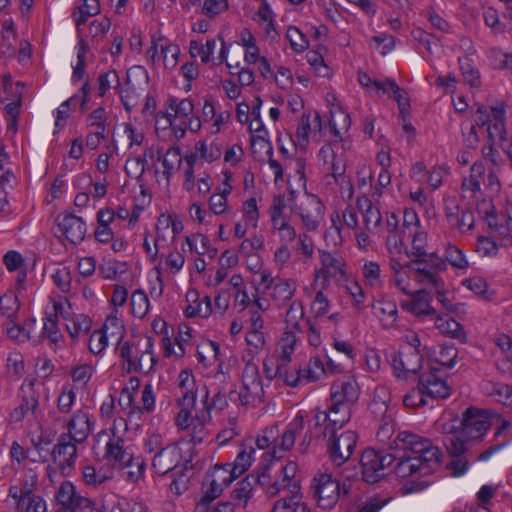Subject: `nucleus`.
Listing matches in <instances>:
<instances>
[{"mask_svg":"<svg viewBox=\"0 0 512 512\" xmlns=\"http://www.w3.org/2000/svg\"><path fill=\"white\" fill-rule=\"evenodd\" d=\"M486 166L483 161H477L471 166V174L468 180H464L463 186L471 191H479L481 184H485Z\"/></svg>","mask_w":512,"mask_h":512,"instance_id":"nucleus-41","label":"nucleus"},{"mask_svg":"<svg viewBox=\"0 0 512 512\" xmlns=\"http://www.w3.org/2000/svg\"><path fill=\"white\" fill-rule=\"evenodd\" d=\"M297 284L294 279L276 278L270 297L278 306H283L294 297Z\"/></svg>","mask_w":512,"mask_h":512,"instance_id":"nucleus-27","label":"nucleus"},{"mask_svg":"<svg viewBox=\"0 0 512 512\" xmlns=\"http://www.w3.org/2000/svg\"><path fill=\"white\" fill-rule=\"evenodd\" d=\"M359 398V387L353 379L336 380L330 388V402L353 408Z\"/></svg>","mask_w":512,"mask_h":512,"instance_id":"nucleus-19","label":"nucleus"},{"mask_svg":"<svg viewBox=\"0 0 512 512\" xmlns=\"http://www.w3.org/2000/svg\"><path fill=\"white\" fill-rule=\"evenodd\" d=\"M445 258L454 268L466 269L469 266V263L463 252L452 244L447 245L445 250Z\"/></svg>","mask_w":512,"mask_h":512,"instance_id":"nucleus-61","label":"nucleus"},{"mask_svg":"<svg viewBox=\"0 0 512 512\" xmlns=\"http://www.w3.org/2000/svg\"><path fill=\"white\" fill-rule=\"evenodd\" d=\"M147 157H153L151 148H147L142 156L127 159L125 163L126 174L131 178L140 179L146 170Z\"/></svg>","mask_w":512,"mask_h":512,"instance_id":"nucleus-35","label":"nucleus"},{"mask_svg":"<svg viewBox=\"0 0 512 512\" xmlns=\"http://www.w3.org/2000/svg\"><path fill=\"white\" fill-rule=\"evenodd\" d=\"M418 382L426 396L438 399L447 398L450 395V387L437 367H431L428 371L420 374Z\"/></svg>","mask_w":512,"mask_h":512,"instance_id":"nucleus-16","label":"nucleus"},{"mask_svg":"<svg viewBox=\"0 0 512 512\" xmlns=\"http://www.w3.org/2000/svg\"><path fill=\"white\" fill-rule=\"evenodd\" d=\"M351 416V407L331 402L326 411L316 413V426H323L322 435L331 434L342 429L350 421Z\"/></svg>","mask_w":512,"mask_h":512,"instance_id":"nucleus-12","label":"nucleus"},{"mask_svg":"<svg viewBox=\"0 0 512 512\" xmlns=\"http://www.w3.org/2000/svg\"><path fill=\"white\" fill-rule=\"evenodd\" d=\"M6 370L10 377L20 379L25 372L23 356L17 352L10 353L7 357Z\"/></svg>","mask_w":512,"mask_h":512,"instance_id":"nucleus-56","label":"nucleus"},{"mask_svg":"<svg viewBox=\"0 0 512 512\" xmlns=\"http://www.w3.org/2000/svg\"><path fill=\"white\" fill-rule=\"evenodd\" d=\"M253 495L252 480L249 476L242 479L236 484V487L231 492V498L238 507H246L249 499Z\"/></svg>","mask_w":512,"mask_h":512,"instance_id":"nucleus-38","label":"nucleus"},{"mask_svg":"<svg viewBox=\"0 0 512 512\" xmlns=\"http://www.w3.org/2000/svg\"><path fill=\"white\" fill-rule=\"evenodd\" d=\"M512 428V424L509 420L503 419L501 421L500 426L497 428L494 436L495 438L504 437L498 444L492 445L486 450H484L482 453L477 455L474 458V461H486L488 460L494 453L501 450L503 447H505L511 439L510 431Z\"/></svg>","mask_w":512,"mask_h":512,"instance_id":"nucleus-29","label":"nucleus"},{"mask_svg":"<svg viewBox=\"0 0 512 512\" xmlns=\"http://www.w3.org/2000/svg\"><path fill=\"white\" fill-rule=\"evenodd\" d=\"M107 345H108V337H107V333L105 332V329L95 330L90 335L88 348L92 354H94V355L100 354L102 351L105 350Z\"/></svg>","mask_w":512,"mask_h":512,"instance_id":"nucleus-63","label":"nucleus"},{"mask_svg":"<svg viewBox=\"0 0 512 512\" xmlns=\"http://www.w3.org/2000/svg\"><path fill=\"white\" fill-rule=\"evenodd\" d=\"M236 479L227 466H215L214 469L206 475L203 483L204 495L198 505H208L210 502L218 498L223 490Z\"/></svg>","mask_w":512,"mask_h":512,"instance_id":"nucleus-11","label":"nucleus"},{"mask_svg":"<svg viewBox=\"0 0 512 512\" xmlns=\"http://www.w3.org/2000/svg\"><path fill=\"white\" fill-rule=\"evenodd\" d=\"M245 363L241 373V391L231 390L228 394L229 400L233 403H239L242 406L262 403L264 401V388L258 365L253 361V357H242Z\"/></svg>","mask_w":512,"mask_h":512,"instance_id":"nucleus-5","label":"nucleus"},{"mask_svg":"<svg viewBox=\"0 0 512 512\" xmlns=\"http://www.w3.org/2000/svg\"><path fill=\"white\" fill-rule=\"evenodd\" d=\"M323 437L327 438L329 458L337 467L343 465L351 458L358 441L357 434L351 430L344 431L341 434L334 432L323 435Z\"/></svg>","mask_w":512,"mask_h":512,"instance_id":"nucleus-10","label":"nucleus"},{"mask_svg":"<svg viewBox=\"0 0 512 512\" xmlns=\"http://www.w3.org/2000/svg\"><path fill=\"white\" fill-rule=\"evenodd\" d=\"M120 86V79L115 70H109L101 73L98 77V95L105 96L111 88L117 89Z\"/></svg>","mask_w":512,"mask_h":512,"instance_id":"nucleus-55","label":"nucleus"},{"mask_svg":"<svg viewBox=\"0 0 512 512\" xmlns=\"http://www.w3.org/2000/svg\"><path fill=\"white\" fill-rule=\"evenodd\" d=\"M55 313L48 315L44 319V325L42 329V336L47 337L53 344H57L62 338V334L58 328V316L59 305L55 304Z\"/></svg>","mask_w":512,"mask_h":512,"instance_id":"nucleus-43","label":"nucleus"},{"mask_svg":"<svg viewBox=\"0 0 512 512\" xmlns=\"http://www.w3.org/2000/svg\"><path fill=\"white\" fill-rule=\"evenodd\" d=\"M88 127L92 128L91 132H99L107 135V112L103 107L93 110L87 117Z\"/></svg>","mask_w":512,"mask_h":512,"instance_id":"nucleus-50","label":"nucleus"},{"mask_svg":"<svg viewBox=\"0 0 512 512\" xmlns=\"http://www.w3.org/2000/svg\"><path fill=\"white\" fill-rule=\"evenodd\" d=\"M20 512H47L46 502L40 495L25 498L23 506L15 504Z\"/></svg>","mask_w":512,"mask_h":512,"instance_id":"nucleus-64","label":"nucleus"},{"mask_svg":"<svg viewBox=\"0 0 512 512\" xmlns=\"http://www.w3.org/2000/svg\"><path fill=\"white\" fill-rule=\"evenodd\" d=\"M407 306L409 311L416 316L435 314V309L430 304V294L425 290L416 291L412 295V301Z\"/></svg>","mask_w":512,"mask_h":512,"instance_id":"nucleus-32","label":"nucleus"},{"mask_svg":"<svg viewBox=\"0 0 512 512\" xmlns=\"http://www.w3.org/2000/svg\"><path fill=\"white\" fill-rule=\"evenodd\" d=\"M157 160L163 166L162 175L169 182L175 169H178L182 163L180 149L178 147H170L165 153L161 149L157 150Z\"/></svg>","mask_w":512,"mask_h":512,"instance_id":"nucleus-28","label":"nucleus"},{"mask_svg":"<svg viewBox=\"0 0 512 512\" xmlns=\"http://www.w3.org/2000/svg\"><path fill=\"white\" fill-rule=\"evenodd\" d=\"M330 113V130L336 138H341L342 133L346 132L350 127V116L340 107L332 110Z\"/></svg>","mask_w":512,"mask_h":512,"instance_id":"nucleus-37","label":"nucleus"},{"mask_svg":"<svg viewBox=\"0 0 512 512\" xmlns=\"http://www.w3.org/2000/svg\"><path fill=\"white\" fill-rule=\"evenodd\" d=\"M320 260L322 268L317 273V277H322L325 280H328L345 274V263L341 256L327 251H322L320 252Z\"/></svg>","mask_w":512,"mask_h":512,"instance_id":"nucleus-25","label":"nucleus"},{"mask_svg":"<svg viewBox=\"0 0 512 512\" xmlns=\"http://www.w3.org/2000/svg\"><path fill=\"white\" fill-rule=\"evenodd\" d=\"M381 269L380 265L375 261H369L364 263L362 267V275L368 285L371 287H380L382 284L381 280Z\"/></svg>","mask_w":512,"mask_h":512,"instance_id":"nucleus-57","label":"nucleus"},{"mask_svg":"<svg viewBox=\"0 0 512 512\" xmlns=\"http://www.w3.org/2000/svg\"><path fill=\"white\" fill-rule=\"evenodd\" d=\"M391 91L394 95V99L398 104L399 111L405 113L410 108L407 92L400 88L393 79L387 78L386 93Z\"/></svg>","mask_w":512,"mask_h":512,"instance_id":"nucleus-54","label":"nucleus"},{"mask_svg":"<svg viewBox=\"0 0 512 512\" xmlns=\"http://www.w3.org/2000/svg\"><path fill=\"white\" fill-rule=\"evenodd\" d=\"M35 378H25L20 391L22 393L21 400L26 410H30L32 414H35L39 409V394L35 389Z\"/></svg>","mask_w":512,"mask_h":512,"instance_id":"nucleus-31","label":"nucleus"},{"mask_svg":"<svg viewBox=\"0 0 512 512\" xmlns=\"http://www.w3.org/2000/svg\"><path fill=\"white\" fill-rule=\"evenodd\" d=\"M303 306L300 301H293L286 312L287 331H299V321L303 318Z\"/></svg>","mask_w":512,"mask_h":512,"instance_id":"nucleus-53","label":"nucleus"},{"mask_svg":"<svg viewBox=\"0 0 512 512\" xmlns=\"http://www.w3.org/2000/svg\"><path fill=\"white\" fill-rule=\"evenodd\" d=\"M246 343L250 347L247 354V358L253 357V353L260 352L265 345V337L262 330L249 329L246 334Z\"/></svg>","mask_w":512,"mask_h":512,"instance_id":"nucleus-58","label":"nucleus"},{"mask_svg":"<svg viewBox=\"0 0 512 512\" xmlns=\"http://www.w3.org/2000/svg\"><path fill=\"white\" fill-rule=\"evenodd\" d=\"M182 459L181 449L177 444H167L152 458V469L159 475H165L178 468Z\"/></svg>","mask_w":512,"mask_h":512,"instance_id":"nucleus-18","label":"nucleus"},{"mask_svg":"<svg viewBox=\"0 0 512 512\" xmlns=\"http://www.w3.org/2000/svg\"><path fill=\"white\" fill-rule=\"evenodd\" d=\"M153 347L154 341L151 336H147L144 343L140 341L120 343V358L123 371L145 375L150 373L156 364Z\"/></svg>","mask_w":512,"mask_h":512,"instance_id":"nucleus-4","label":"nucleus"},{"mask_svg":"<svg viewBox=\"0 0 512 512\" xmlns=\"http://www.w3.org/2000/svg\"><path fill=\"white\" fill-rule=\"evenodd\" d=\"M38 485V476L33 470L24 473L19 483L9 487L8 496L11 497L15 504L23 506L25 498L37 495L36 489Z\"/></svg>","mask_w":512,"mask_h":512,"instance_id":"nucleus-20","label":"nucleus"},{"mask_svg":"<svg viewBox=\"0 0 512 512\" xmlns=\"http://www.w3.org/2000/svg\"><path fill=\"white\" fill-rule=\"evenodd\" d=\"M357 207L363 214L364 224L367 230L370 232L377 231L382 222V215L379 208L366 196L357 198Z\"/></svg>","mask_w":512,"mask_h":512,"instance_id":"nucleus-26","label":"nucleus"},{"mask_svg":"<svg viewBox=\"0 0 512 512\" xmlns=\"http://www.w3.org/2000/svg\"><path fill=\"white\" fill-rule=\"evenodd\" d=\"M160 52L163 64L166 69H173L178 63L180 48L178 45L169 42L167 39H159Z\"/></svg>","mask_w":512,"mask_h":512,"instance_id":"nucleus-40","label":"nucleus"},{"mask_svg":"<svg viewBox=\"0 0 512 512\" xmlns=\"http://www.w3.org/2000/svg\"><path fill=\"white\" fill-rule=\"evenodd\" d=\"M391 365L398 378L416 374L422 367L423 356L419 349L402 347L390 355Z\"/></svg>","mask_w":512,"mask_h":512,"instance_id":"nucleus-13","label":"nucleus"},{"mask_svg":"<svg viewBox=\"0 0 512 512\" xmlns=\"http://www.w3.org/2000/svg\"><path fill=\"white\" fill-rule=\"evenodd\" d=\"M303 378L307 382L317 381L327 375L324 362L319 357H312L306 367L302 368Z\"/></svg>","mask_w":512,"mask_h":512,"instance_id":"nucleus-46","label":"nucleus"},{"mask_svg":"<svg viewBox=\"0 0 512 512\" xmlns=\"http://www.w3.org/2000/svg\"><path fill=\"white\" fill-rule=\"evenodd\" d=\"M438 321H440V323H438L437 326L443 333L459 340L461 343H465L467 341V335L464 327L459 322L453 318H449L445 321L438 319Z\"/></svg>","mask_w":512,"mask_h":512,"instance_id":"nucleus-44","label":"nucleus"},{"mask_svg":"<svg viewBox=\"0 0 512 512\" xmlns=\"http://www.w3.org/2000/svg\"><path fill=\"white\" fill-rule=\"evenodd\" d=\"M216 47V41L208 40L205 44L199 41L191 40L189 44V52L192 57L199 56L203 63H208L212 59Z\"/></svg>","mask_w":512,"mask_h":512,"instance_id":"nucleus-42","label":"nucleus"},{"mask_svg":"<svg viewBox=\"0 0 512 512\" xmlns=\"http://www.w3.org/2000/svg\"><path fill=\"white\" fill-rule=\"evenodd\" d=\"M310 492L319 508L330 510L339 500L340 483L331 474L319 472L311 481Z\"/></svg>","mask_w":512,"mask_h":512,"instance_id":"nucleus-9","label":"nucleus"},{"mask_svg":"<svg viewBox=\"0 0 512 512\" xmlns=\"http://www.w3.org/2000/svg\"><path fill=\"white\" fill-rule=\"evenodd\" d=\"M194 105L192 100L185 98L178 100L175 97H171L167 100V120H185L190 117L193 113Z\"/></svg>","mask_w":512,"mask_h":512,"instance_id":"nucleus-30","label":"nucleus"},{"mask_svg":"<svg viewBox=\"0 0 512 512\" xmlns=\"http://www.w3.org/2000/svg\"><path fill=\"white\" fill-rule=\"evenodd\" d=\"M385 228L388 232L386 246L391 253L400 254L406 249L404 244L408 235H402V225L399 226L398 216L395 213H387Z\"/></svg>","mask_w":512,"mask_h":512,"instance_id":"nucleus-22","label":"nucleus"},{"mask_svg":"<svg viewBox=\"0 0 512 512\" xmlns=\"http://www.w3.org/2000/svg\"><path fill=\"white\" fill-rule=\"evenodd\" d=\"M204 413H202L201 416H196L191 421V431H190V439L189 442L193 443L194 445L202 443L205 438L208 436V431L205 428V421L208 419Z\"/></svg>","mask_w":512,"mask_h":512,"instance_id":"nucleus-49","label":"nucleus"},{"mask_svg":"<svg viewBox=\"0 0 512 512\" xmlns=\"http://www.w3.org/2000/svg\"><path fill=\"white\" fill-rule=\"evenodd\" d=\"M304 430V417L298 413L280 435L277 425L265 428L255 441L259 449L271 448L267 453L272 458H281L282 452L289 451L295 444L296 436Z\"/></svg>","mask_w":512,"mask_h":512,"instance_id":"nucleus-3","label":"nucleus"},{"mask_svg":"<svg viewBox=\"0 0 512 512\" xmlns=\"http://www.w3.org/2000/svg\"><path fill=\"white\" fill-rule=\"evenodd\" d=\"M462 284L475 295L486 301H491L494 298L495 292L489 291L487 282L480 276H474L469 279H465L463 280Z\"/></svg>","mask_w":512,"mask_h":512,"instance_id":"nucleus-39","label":"nucleus"},{"mask_svg":"<svg viewBox=\"0 0 512 512\" xmlns=\"http://www.w3.org/2000/svg\"><path fill=\"white\" fill-rule=\"evenodd\" d=\"M55 499L59 505L56 512H86L93 504L89 498L80 495L69 481L60 485Z\"/></svg>","mask_w":512,"mask_h":512,"instance_id":"nucleus-14","label":"nucleus"},{"mask_svg":"<svg viewBox=\"0 0 512 512\" xmlns=\"http://www.w3.org/2000/svg\"><path fill=\"white\" fill-rule=\"evenodd\" d=\"M272 512H311V509L301 501L300 496H290L277 500L273 505Z\"/></svg>","mask_w":512,"mask_h":512,"instance_id":"nucleus-36","label":"nucleus"},{"mask_svg":"<svg viewBox=\"0 0 512 512\" xmlns=\"http://www.w3.org/2000/svg\"><path fill=\"white\" fill-rule=\"evenodd\" d=\"M408 267L418 283L430 285L434 289L443 288L444 282L439 273L446 269V263L435 252H431L429 257L412 259Z\"/></svg>","mask_w":512,"mask_h":512,"instance_id":"nucleus-7","label":"nucleus"},{"mask_svg":"<svg viewBox=\"0 0 512 512\" xmlns=\"http://www.w3.org/2000/svg\"><path fill=\"white\" fill-rule=\"evenodd\" d=\"M179 388L181 397L178 399V406L181 408L175 418V424L179 429H187L191 426V410L196 403V385L193 374L183 370L179 373Z\"/></svg>","mask_w":512,"mask_h":512,"instance_id":"nucleus-8","label":"nucleus"},{"mask_svg":"<svg viewBox=\"0 0 512 512\" xmlns=\"http://www.w3.org/2000/svg\"><path fill=\"white\" fill-rule=\"evenodd\" d=\"M66 428L68 430L65 435L70 436L78 443L84 442L91 432V423L89 415L86 411L79 409L67 421Z\"/></svg>","mask_w":512,"mask_h":512,"instance_id":"nucleus-24","label":"nucleus"},{"mask_svg":"<svg viewBox=\"0 0 512 512\" xmlns=\"http://www.w3.org/2000/svg\"><path fill=\"white\" fill-rule=\"evenodd\" d=\"M118 468L126 470L125 475L127 480L136 482L143 478L146 464L142 458L132 456L131 462L127 463V465L119 466Z\"/></svg>","mask_w":512,"mask_h":512,"instance_id":"nucleus-52","label":"nucleus"},{"mask_svg":"<svg viewBox=\"0 0 512 512\" xmlns=\"http://www.w3.org/2000/svg\"><path fill=\"white\" fill-rule=\"evenodd\" d=\"M76 400V394L72 387L65 386L57 399V409L60 413L69 414Z\"/></svg>","mask_w":512,"mask_h":512,"instance_id":"nucleus-62","label":"nucleus"},{"mask_svg":"<svg viewBox=\"0 0 512 512\" xmlns=\"http://www.w3.org/2000/svg\"><path fill=\"white\" fill-rule=\"evenodd\" d=\"M61 234L71 243H81L86 234V224L81 217L74 214H59L55 220Z\"/></svg>","mask_w":512,"mask_h":512,"instance_id":"nucleus-17","label":"nucleus"},{"mask_svg":"<svg viewBox=\"0 0 512 512\" xmlns=\"http://www.w3.org/2000/svg\"><path fill=\"white\" fill-rule=\"evenodd\" d=\"M324 209L321 200L314 195L308 196L305 203L301 204L299 215L308 231H314L318 228Z\"/></svg>","mask_w":512,"mask_h":512,"instance_id":"nucleus-21","label":"nucleus"},{"mask_svg":"<svg viewBox=\"0 0 512 512\" xmlns=\"http://www.w3.org/2000/svg\"><path fill=\"white\" fill-rule=\"evenodd\" d=\"M460 70L462 72L465 83L471 87H478L480 85V73L473 65L472 61L467 58H459Z\"/></svg>","mask_w":512,"mask_h":512,"instance_id":"nucleus-48","label":"nucleus"},{"mask_svg":"<svg viewBox=\"0 0 512 512\" xmlns=\"http://www.w3.org/2000/svg\"><path fill=\"white\" fill-rule=\"evenodd\" d=\"M192 469L193 465L191 464V460H185L179 471L176 469V472L173 474L174 478L170 484V490L172 492L181 495L188 490Z\"/></svg>","mask_w":512,"mask_h":512,"instance_id":"nucleus-34","label":"nucleus"},{"mask_svg":"<svg viewBox=\"0 0 512 512\" xmlns=\"http://www.w3.org/2000/svg\"><path fill=\"white\" fill-rule=\"evenodd\" d=\"M255 450L252 445H245L244 448L238 453L234 463H227V469L234 474V477L241 476L251 465L252 455Z\"/></svg>","mask_w":512,"mask_h":512,"instance_id":"nucleus-33","label":"nucleus"},{"mask_svg":"<svg viewBox=\"0 0 512 512\" xmlns=\"http://www.w3.org/2000/svg\"><path fill=\"white\" fill-rule=\"evenodd\" d=\"M491 424L490 412L476 407L467 408L462 418H454L441 424L442 442L453 458L449 464L453 475L460 476L468 470L466 445L470 441L482 440Z\"/></svg>","mask_w":512,"mask_h":512,"instance_id":"nucleus-2","label":"nucleus"},{"mask_svg":"<svg viewBox=\"0 0 512 512\" xmlns=\"http://www.w3.org/2000/svg\"><path fill=\"white\" fill-rule=\"evenodd\" d=\"M77 444L79 443L65 433H62L57 439L51 455L62 473L74 466L77 458Z\"/></svg>","mask_w":512,"mask_h":512,"instance_id":"nucleus-15","label":"nucleus"},{"mask_svg":"<svg viewBox=\"0 0 512 512\" xmlns=\"http://www.w3.org/2000/svg\"><path fill=\"white\" fill-rule=\"evenodd\" d=\"M286 38L295 52H303L309 46L308 40L297 27L290 26L287 29Z\"/></svg>","mask_w":512,"mask_h":512,"instance_id":"nucleus-60","label":"nucleus"},{"mask_svg":"<svg viewBox=\"0 0 512 512\" xmlns=\"http://www.w3.org/2000/svg\"><path fill=\"white\" fill-rule=\"evenodd\" d=\"M111 431L112 435L106 444L105 457L114 466L127 465V463L132 461V453L127 448H124V440L116 434L115 429Z\"/></svg>","mask_w":512,"mask_h":512,"instance_id":"nucleus-23","label":"nucleus"},{"mask_svg":"<svg viewBox=\"0 0 512 512\" xmlns=\"http://www.w3.org/2000/svg\"><path fill=\"white\" fill-rule=\"evenodd\" d=\"M392 453L365 450L360 459L362 477L374 484L383 478L385 470L397 461L394 473L400 478L430 475L440 464V450L431 441L416 434L400 432L391 445Z\"/></svg>","mask_w":512,"mask_h":512,"instance_id":"nucleus-1","label":"nucleus"},{"mask_svg":"<svg viewBox=\"0 0 512 512\" xmlns=\"http://www.w3.org/2000/svg\"><path fill=\"white\" fill-rule=\"evenodd\" d=\"M296 342V337L293 331H285L283 337L280 342V354L277 359V362L280 365L286 366L287 363L291 360V355L294 352V344Z\"/></svg>","mask_w":512,"mask_h":512,"instance_id":"nucleus-45","label":"nucleus"},{"mask_svg":"<svg viewBox=\"0 0 512 512\" xmlns=\"http://www.w3.org/2000/svg\"><path fill=\"white\" fill-rule=\"evenodd\" d=\"M149 310L147 294L141 290H135L131 295V311L135 317L143 318Z\"/></svg>","mask_w":512,"mask_h":512,"instance_id":"nucleus-47","label":"nucleus"},{"mask_svg":"<svg viewBox=\"0 0 512 512\" xmlns=\"http://www.w3.org/2000/svg\"><path fill=\"white\" fill-rule=\"evenodd\" d=\"M475 126L487 125L488 138L490 141L506 140V116L505 106L498 103L495 106L487 107L483 104H476Z\"/></svg>","mask_w":512,"mask_h":512,"instance_id":"nucleus-6","label":"nucleus"},{"mask_svg":"<svg viewBox=\"0 0 512 512\" xmlns=\"http://www.w3.org/2000/svg\"><path fill=\"white\" fill-rule=\"evenodd\" d=\"M91 328V320L89 317L79 314L66 324V329L72 338L77 337L81 333H87Z\"/></svg>","mask_w":512,"mask_h":512,"instance_id":"nucleus-59","label":"nucleus"},{"mask_svg":"<svg viewBox=\"0 0 512 512\" xmlns=\"http://www.w3.org/2000/svg\"><path fill=\"white\" fill-rule=\"evenodd\" d=\"M410 238L412 239L411 256H413L414 259L429 257L431 252H428L426 250V246H427L426 232L422 231L420 228L419 230L416 231V233H411Z\"/></svg>","mask_w":512,"mask_h":512,"instance_id":"nucleus-51","label":"nucleus"}]
</instances>
